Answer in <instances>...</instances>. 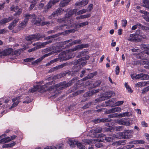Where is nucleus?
I'll list each match as a JSON object with an SVG mask.
<instances>
[{
  "mask_svg": "<svg viewBox=\"0 0 149 149\" xmlns=\"http://www.w3.org/2000/svg\"><path fill=\"white\" fill-rule=\"evenodd\" d=\"M52 84H54V82L52 81L51 82L47 83L46 84L43 86H41L40 85H37L36 86H34L33 88L30 90V92L33 93L37 90L41 93H43L44 92L47 91H48L52 92L54 90L52 86Z\"/></svg>",
  "mask_w": 149,
  "mask_h": 149,
  "instance_id": "f257e3e1",
  "label": "nucleus"
},
{
  "mask_svg": "<svg viewBox=\"0 0 149 149\" xmlns=\"http://www.w3.org/2000/svg\"><path fill=\"white\" fill-rule=\"evenodd\" d=\"M77 80V78L75 77L67 83H66V82H64L56 84L53 87H52V88L54 89V90H52V92H54V91L60 90L69 86L72 84H73L75 83Z\"/></svg>",
  "mask_w": 149,
  "mask_h": 149,
  "instance_id": "f03ea898",
  "label": "nucleus"
},
{
  "mask_svg": "<svg viewBox=\"0 0 149 149\" xmlns=\"http://www.w3.org/2000/svg\"><path fill=\"white\" fill-rule=\"evenodd\" d=\"M71 16L68 13L66 14L65 17L62 18L58 19L57 20V22L63 24L58 26L56 27L55 29L56 30H65V28H67V21H68L69 18Z\"/></svg>",
  "mask_w": 149,
  "mask_h": 149,
  "instance_id": "7ed1b4c3",
  "label": "nucleus"
},
{
  "mask_svg": "<svg viewBox=\"0 0 149 149\" xmlns=\"http://www.w3.org/2000/svg\"><path fill=\"white\" fill-rule=\"evenodd\" d=\"M73 57V54L69 50L68 51L63 52L60 53L57 59L58 60L59 59L60 61H63L72 58Z\"/></svg>",
  "mask_w": 149,
  "mask_h": 149,
  "instance_id": "20e7f679",
  "label": "nucleus"
},
{
  "mask_svg": "<svg viewBox=\"0 0 149 149\" xmlns=\"http://www.w3.org/2000/svg\"><path fill=\"white\" fill-rule=\"evenodd\" d=\"M100 138H97L93 139H84V143H86L88 144H91L92 143H95L97 142H102L104 139L101 137H104L105 136L104 134H101L99 135Z\"/></svg>",
  "mask_w": 149,
  "mask_h": 149,
  "instance_id": "39448f33",
  "label": "nucleus"
},
{
  "mask_svg": "<svg viewBox=\"0 0 149 149\" xmlns=\"http://www.w3.org/2000/svg\"><path fill=\"white\" fill-rule=\"evenodd\" d=\"M118 122L120 125L128 126L132 124V120L130 119H128L127 118H125L119 120Z\"/></svg>",
  "mask_w": 149,
  "mask_h": 149,
  "instance_id": "423d86ee",
  "label": "nucleus"
},
{
  "mask_svg": "<svg viewBox=\"0 0 149 149\" xmlns=\"http://www.w3.org/2000/svg\"><path fill=\"white\" fill-rule=\"evenodd\" d=\"M69 144L71 147L73 148H74L76 145L80 149H83V145L80 142L75 140H69Z\"/></svg>",
  "mask_w": 149,
  "mask_h": 149,
  "instance_id": "0eeeda50",
  "label": "nucleus"
},
{
  "mask_svg": "<svg viewBox=\"0 0 149 149\" xmlns=\"http://www.w3.org/2000/svg\"><path fill=\"white\" fill-rule=\"evenodd\" d=\"M111 121V119L109 118H95L92 120V122L95 124L100 123L102 122H109Z\"/></svg>",
  "mask_w": 149,
  "mask_h": 149,
  "instance_id": "6e6552de",
  "label": "nucleus"
},
{
  "mask_svg": "<svg viewBox=\"0 0 149 149\" xmlns=\"http://www.w3.org/2000/svg\"><path fill=\"white\" fill-rule=\"evenodd\" d=\"M63 11L64 9L62 8H58L52 13L51 16L55 17L56 16L61 14Z\"/></svg>",
  "mask_w": 149,
  "mask_h": 149,
  "instance_id": "1a4fd4ad",
  "label": "nucleus"
},
{
  "mask_svg": "<svg viewBox=\"0 0 149 149\" xmlns=\"http://www.w3.org/2000/svg\"><path fill=\"white\" fill-rule=\"evenodd\" d=\"M116 102V99L114 98H112L108 101H106L105 102L106 104H104L105 107H107L108 106H110L112 107L114 105H115V102Z\"/></svg>",
  "mask_w": 149,
  "mask_h": 149,
  "instance_id": "9d476101",
  "label": "nucleus"
},
{
  "mask_svg": "<svg viewBox=\"0 0 149 149\" xmlns=\"http://www.w3.org/2000/svg\"><path fill=\"white\" fill-rule=\"evenodd\" d=\"M60 0H50L46 6L47 9H49L52 6Z\"/></svg>",
  "mask_w": 149,
  "mask_h": 149,
  "instance_id": "9b49d317",
  "label": "nucleus"
},
{
  "mask_svg": "<svg viewBox=\"0 0 149 149\" xmlns=\"http://www.w3.org/2000/svg\"><path fill=\"white\" fill-rule=\"evenodd\" d=\"M136 79H140L141 80L147 79L149 77V75L143 73L136 75Z\"/></svg>",
  "mask_w": 149,
  "mask_h": 149,
  "instance_id": "f8f14e48",
  "label": "nucleus"
},
{
  "mask_svg": "<svg viewBox=\"0 0 149 149\" xmlns=\"http://www.w3.org/2000/svg\"><path fill=\"white\" fill-rule=\"evenodd\" d=\"M20 97V96H19L18 97H17L12 99V101L13 102H15L17 100V101L16 102H14L13 103L12 105L10 107V109H11L13 107H16L18 104L20 102L19 101V100Z\"/></svg>",
  "mask_w": 149,
  "mask_h": 149,
  "instance_id": "ddd939ff",
  "label": "nucleus"
},
{
  "mask_svg": "<svg viewBox=\"0 0 149 149\" xmlns=\"http://www.w3.org/2000/svg\"><path fill=\"white\" fill-rule=\"evenodd\" d=\"M121 111V109L119 107H117L110 109L107 111V112L108 113H110L116 112L120 111Z\"/></svg>",
  "mask_w": 149,
  "mask_h": 149,
  "instance_id": "4468645a",
  "label": "nucleus"
},
{
  "mask_svg": "<svg viewBox=\"0 0 149 149\" xmlns=\"http://www.w3.org/2000/svg\"><path fill=\"white\" fill-rule=\"evenodd\" d=\"M36 16L35 15V17L33 18L32 19L31 22L34 24H36L37 25H40V22L42 20L40 18H36Z\"/></svg>",
  "mask_w": 149,
  "mask_h": 149,
  "instance_id": "2eb2a0df",
  "label": "nucleus"
},
{
  "mask_svg": "<svg viewBox=\"0 0 149 149\" xmlns=\"http://www.w3.org/2000/svg\"><path fill=\"white\" fill-rule=\"evenodd\" d=\"M34 40H41L42 38H44L45 36V35H42L39 33H36L33 34Z\"/></svg>",
  "mask_w": 149,
  "mask_h": 149,
  "instance_id": "dca6fc26",
  "label": "nucleus"
},
{
  "mask_svg": "<svg viewBox=\"0 0 149 149\" xmlns=\"http://www.w3.org/2000/svg\"><path fill=\"white\" fill-rule=\"evenodd\" d=\"M13 49L11 48L6 49L1 52L3 56H7L12 54Z\"/></svg>",
  "mask_w": 149,
  "mask_h": 149,
  "instance_id": "f3484780",
  "label": "nucleus"
},
{
  "mask_svg": "<svg viewBox=\"0 0 149 149\" xmlns=\"http://www.w3.org/2000/svg\"><path fill=\"white\" fill-rule=\"evenodd\" d=\"M84 48V45L82 44L81 45H78L72 49H70V51L74 52L76 50H80Z\"/></svg>",
  "mask_w": 149,
  "mask_h": 149,
  "instance_id": "a211bd4d",
  "label": "nucleus"
},
{
  "mask_svg": "<svg viewBox=\"0 0 149 149\" xmlns=\"http://www.w3.org/2000/svg\"><path fill=\"white\" fill-rule=\"evenodd\" d=\"M23 16L25 18L24 19V20H26L27 22L28 21L29 19H32L35 17V14L31 15L29 13H26L24 14Z\"/></svg>",
  "mask_w": 149,
  "mask_h": 149,
  "instance_id": "6ab92c4d",
  "label": "nucleus"
},
{
  "mask_svg": "<svg viewBox=\"0 0 149 149\" xmlns=\"http://www.w3.org/2000/svg\"><path fill=\"white\" fill-rule=\"evenodd\" d=\"M19 20V19L17 18L13 20L9 26V29L10 30L13 29L14 27L15 26Z\"/></svg>",
  "mask_w": 149,
  "mask_h": 149,
  "instance_id": "aec40b11",
  "label": "nucleus"
},
{
  "mask_svg": "<svg viewBox=\"0 0 149 149\" xmlns=\"http://www.w3.org/2000/svg\"><path fill=\"white\" fill-rule=\"evenodd\" d=\"M71 0H63L60 2L59 4V6L61 7H63L67 6Z\"/></svg>",
  "mask_w": 149,
  "mask_h": 149,
  "instance_id": "412c9836",
  "label": "nucleus"
},
{
  "mask_svg": "<svg viewBox=\"0 0 149 149\" xmlns=\"http://www.w3.org/2000/svg\"><path fill=\"white\" fill-rule=\"evenodd\" d=\"M72 41L71 39H70L69 40L65 41H62L61 42H59V45L58 46H60V47L61 49H63L65 48L64 45H66L68 43Z\"/></svg>",
  "mask_w": 149,
  "mask_h": 149,
  "instance_id": "4be33fe9",
  "label": "nucleus"
},
{
  "mask_svg": "<svg viewBox=\"0 0 149 149\" xmlns=\"http://www.w3.org/2000/svg\"><path fill=\"white\" fill-rule=\"evenodd\" d=\"M138 26H139L140 28H141L143 30H146L147 29V27H146L145 26L142 25L140 24H137L136 25L133 26L132 27V30H135L137 28Z\"/></svg>",
  "mask_w": 149,
  "mask_h": 149,
  "instance_id": "5701e85b",
  "label": "nucleus"
},
{
  "mask_svg": "<svg viewBox=\"0 0 149 149\" xmlns=\"http://www.w3.org/2000/svg\"><path fill=\"white\" fill-rule=\"evenodd\" d=\"M131 131L127 130L124 132L123 138L125 139H129L131 138Z\"/></svg>",
  "mask_w": 149,
  "mask_h": 149,
  "instance_id": "b1692460",
  "label": "nucleus"
},
{
  "mask_svg": "<svg viewBox=\"0 0 149 149\" xmlns=\"http://www.w3.org/2000/svg\"><path fill=\"white\" fill-rule=\"evenodd\" d=\"M116 135L112 134L110 137H104L105 140L107 142H109L112 141L114 138H117Z\"/></svg>",
  "mask_w": 149,
  "mask_h": 149,
  "instance_id": "393cba45",
  "label": "nucleus"
},
{
  "mask_svg": "<svg viewBox=\"0 0 149 149\" xmlns=\"http://www.w3.org/2000/svg\"><path fill=\"white\" fill-rule=\"evenodd\" d=\"M52 47H54L53 50L52 51V52L53 54L60 52L61 51V49L60 47V46H57L56 47L52 46Z\"/></svg>",
  "mask_w": 149,
  "mask_h": 149,
  "instance_id": "a878e982",
  "label": "nucleus"
},
{
  "mask_svg": "<svg viewBox=\"0 0 149 149\" xmlns=\"http://www.w3.org/2000/svg\"><path fill=\"white\" fill-rule=\"evenodd\" d=\"M144 143V141L143 140H134L131 141L129 142V144H143Z\"/></svg>",
  "mask_w": 149,
  "mask_h": 149,
  "instance_id": "bb28decb",
  "label": "nucleus"
},
{
  "mask_svg": "<svg viewBox=\"0 0 149 149\" xmlns=\"http://www.w3.org/2000/svg\"><path fill=\"white\" fill-rule=\"evenodd\" d=\"M77 62L80 68H81L83 67L84 65V58L82 57L81 58L77 60Z\"/></svg>",
  "mask_w": 149,
  "mask_h": 149,
  "instance_id": "cd10ccee",
  "label": "nucleus"
},
{
  "mask_svg": "<svg viewBox=\"0 0 149 149\" xmlns=\"http://www.w3.org/2000/svg\"><path fill=\"white\" fill-rule=\"evenodd\" d=\"M107 94L106 95H107L108 96H106L105 99H96L95 100V101L96 102H100V101L101 100H105L106 99H107L111 97V94H110V92H108V93H107Z\"/></svg>",
  "mask_w": 149,
  "mask_h": 149,
  "instance_id": "c85d7f7f",
  "label": "nucleus"
},
{
  "mask_svg": "<svg viewBox=\"0 0 149 149\" xmlns=\"http://www.w3.org/2000/svg\"><path fill=\"white\" fill-rule=\"evenodd\" d=\"M54 47H47L44 50H43L42 52L43 54H45V53H48L49 52H52V51L53 50Z\"/></svg>",
  "mask_w": 149,
  "mask_h": 149,
  "instance_id": "c756f323",
  "label": "nucleus"
},
{
  "mask_svg": "<svg viewBox=\"0 0 149 149\" xmlns=\"http://www.w3.org/2000/svg\"><path fill=\"white\" fill-rule=\"evenodd\" d=\"M138 36L136 34H132L130 35V37L131 38H133L135 42L139 41H140V39L138 38Z\"/></svg>",
  "mask_w": 149,
  "mask_h": 149,
  "instance_id": "7c9ffc66",
  "label": "nucleus"
},
{
  "mask_svg": "<svg viewBox=\"0 0 149 149\" xmlns=\"http://www.w3.org/2000/svg\"><path fill=\"white\" fill-rule=\"evenodd\" d=\"M97 73L96 72H95L89 74L86 77L84 78V80H86L87 79H90L93 78L94 76L97 74Z\"/></svg>",
  "mask_w": 149,
  "mask_h": 149,
  "instance_id": "2f4dec72",
  "label": "nucleus"
},
{
  "mask_svg": "<svg viewBox=\"0 0 149 149\" xmlns=\"http://www.w3.org/2000/svg\"><path fill=\"white\" fill-rule=\"evenodd\" d=\"M73 21L74 19H70L69 21L68 20V21H67V22L68 27L67 28H65V29L69 28L70 27H72L73 26V25L72 24L69 25V24L72 23L73 22Z\"/></svg>",
  "mask_w": 149,
  "mask_h": 149,
  "instance_id": "473e14b6",
  "label": "nucleus"
},
{
  "mask_svg": "<svg viewBox=\"0 0 149 149\" xmlns=\"http://www.w3.org/2000/svg\"><path fill=\"white\" fill-rule=\"evenodd\" d=\"M10 141V138L8 136L7 137L4 138L0 140V143H7Z\"/></svg>",
  "mask_w": 149,
  "mask_h": 149,
  "instance_id": "72a5a7b5",
  "label": "nucleus"
},
{
  "mask_svg": "<svg viewBox=\"0 0 149 149\" xmlns=\"http://www.w3.org/2000/svg\"><path fill=\"white\" fill-rule=\"evenodd\" d=\"M93 8V5L92 4H90L89 5L87 9H84V13L86 12H90Z\"/></svg>",
  "mask_w": 149,
  "mask_h": 149,
  "instance_id": "f704fd0d",
  "label": "nucleus"
},
{
  "mask_svg": "<svg viewBox=\"0 0 149 149\" xmlns=\"http://www.w3.org/2000/svg\"><path fill=\"white\" fill-rule=\"evenodd\" d=\"M143 3L144 4L142 6L149 9V1L144 0L143 1Z\"/></svg>",
  "mask_w": 149,
  "mask_h": 149,
  "instance_id": "c9c22d12",
  "label": "nucleus"
},
{
  "mask_svg": "<svg viewBox=\"0 0 149 149\" xmlns=\"http://www.w3.org/2000/svg\"><path fill=\"white\" fill-rule=\"evenodd\" d=\"M27 22L26 20H24V21L22 22L19 24V27L22 28H24L26 26V24Z\"/></svg>",
  "mask_w": 149,
  "mask_h": 149,
  "instance_id": "e433bc0d",
  "label": "nucleus"
},
{
  "mask_svg": "<svg viewBox=\"0 0 149 149\" xmlns=\"http://www.w3.org/2000/svg\"><path fill=\"white\" fill-rule=\"evenodd\" d=\"M83 92L84 91L82 90L73 93L71 96L72 97H74L77 96V95L81 94V93H83Z\"/></svg>",
  "mask_w": 149,
  "mask_h": 149,
  "instance_id": "4c0bfd02",
  "label": "nucleus"
},
{
  "mask_svg": "<svg viewBox=\"0 0 149 149\" xmlns=\"http://www.w3.org/2000/svg\"><path fill=\"white\" fill-rule=\"evenodd\" d=\"M22 51V49H20L17 50H16L14 51V52L13 51L12 54L14 55H19Z\"/></svg>",
  "mask_w": 149,
  "mask_h": 149,
  "instance_id": "58836bf2",
  "label": "nucleus"
},
{
  "mask_svg": "<svg viewBox=\"0 0 149 149\" xmlns=\"http://www.w3.org/2000/svg\"><path fill=\"white\" fill-rule=\"evenodd\" d=\"M77 11V9H74L73 10H70L68 12V13L72 16V15L75 14L76 15V12Z\"/></svg>",
  "mask_w": 149,
  "mask_h": 149,
  "instance_id": "ea45409f",
  "label": "nucleus"
},
{
  "mask_svg": "<svg viewBox=\"0 0 149 149\" xmlns=\"http://www.w3.org/2000/svg\"><path fill=\"white\" fill-rule=\"evenodd\" d=\"M26 40L30 41L34 40L33 35L31 36H29L26 37Z\"/></svg>",
  "mask_w": 149,
  "mask_h": 149,
  "instance_id": "a19ab883",
  "label": "nucleus"
},
{
  "mask_svg": "<svg viewBox=\"0 0 149 149\" xmlns=\"http://www.w3.org/2000/svg\"><path fill=\"white\" fill-rule=\"evenodd\" d=\"M102 128L101 127H99L93 130V133H100L102 132Z\"/></svg>",
  "mask_w": 149,
  "mask_h": 149,
  "instance_id": "79ce46f5",
  "label": "nucleus"
},
{
  "mask_svg": "<svg viewBox=\"0 0 149 149\" xmlns=\"http://www.w3.org/2000/svg\"><path fill=\"white\" fill-rule=\"evenodd\" d=\"M43 60L42 57H40L37 60L35 61L34 62H32V64L35 65L38 63L40 62L42 60Z\"/></svg>",
  "mask_w": 149,
  "mask_h": 149,
  "instance_id": "37998d69",
  "label": "nucleus"
},
{
  "mask_svg": "<svg viewBox=\"0 0 149 149\" xmlns=\"http://www.w3.org/2000/svg\"><path fill=\"white\" fill-rule=\"evenodd\" d=\"M142 49H149V45L142 44L141 45Z\"/></svg>",
  "mask_w": 149,
  "mask_h": 149,
  "instance_id": "c03bdc74",
  "label": "nucleus"
},
{
  "mask_svg": "<svg viewBox=\"0 0 149 149\" xmlns=\"http://www.w3.org/2000/svg\"><path fill=\"white\" fill-rule=\"evenodd\" d=\"M37 45L38 47V48H40L41 47H43L45 46L44 42H38L37 43Z\"/></svg>",
  "mask_w": 149,
  "mask_h": 149,
  "instance_id": "a18cd8bd",
  "label": "nucleus"
},
{
  "mask_svg": "<svg viewBox=\"0 0 149 149\" xmlns=\"http://www.w3.org/2000/svg\"><path fill=\"white\" fill-rule=\"evenodd\" d=\"M19 8V7L18 6H16L15 7H14V6H12L10 8V10L11 11H14L15 12H16V10H18Z\"/></svg>",
  "mask_w": 149,
  "mask_h": 149,
  "instance_id": "49530a36",
  "label": "nucleus"
},
{
  "mask_svg": "<svg viewBox=\"0 0 149 149\" xmlns=\"http://www.w3.org/2000/svg\"><path fill=\"white\" fill-rule=\"evenodd\" d=\"M68 65V63H65L63 64H62L61 65H58V68L59 69H60L61 68H62Z\"/></svg>",
  "mask_w": 149,
  "mask_h": 149,
  "instance_id": "de8ad7c7",
  "label": "nucleus"
},
{
  "mask_svg": "<svg viewBox=\"0 0 149 149\" xmlns=\"http://www.w3.org/2000/svg\"><path fill=\"white\" fill-rule=\"evenodd\" d=\"M7 22H8L7 21V19L6 18H4L0 21V25H1Z\"/></svg>",
  "mask_w": 149,
  "mask_h": 149,
  "instance_id": "09e8293b",
  "label": "nucleus"
},
{
  "mask_svg": "<svg viewBox=\"0 0 149 149\" xmlns=\"http://www.w3.org/2000/svg\"><path fill=\"white\" fill-rule=\"evenodd\" d=\"M7 22H8L7 21V19L6 18H4L0 21V25H1Z\"/></svg>",
  "mask_w": 149,
  "mask_h": 149,
  "instance_id": "8fccbe9b",
  "label": "nucleus"
},
{
  "mask_svg": "<svg viewBox=\"0 0 149 149\" xmlns=\"http://www.w3.org/2000/svg\"><path fill=\"white\" fill-rule=\"evenodd\" d=\"M117 134L119 135V137H118V138H123V137L124 136V132H119L117 133Z\"/></svg>",
  "mask_w": 149,
  "mask_h": 149,
  "instance_id": "3c124183",
  "label": "nucleus"
},
{
  "mask_svg": "<svg viewBox=\"0 0 149 149\" xmlns=\"http://www.w3.org/2000/svg\"><path fill=\"white\" fill-rule=\"evenodd\" d=\"M129 114V113L128 112H126L125 113H124L122 114L118 115V116L120 117H123L125 116H127Z\"/></svg>",
  "mask_w": 149,
  "mask_h": 149,
  "instance_id": "603ef678",
  "label": "nucleus"
},
{
  "mask_svg": "<svg viewBox=\"0 0 149 149\" xmlns=\"http://www.w3.org/2000/svg\"><path fill=\"white\" fill-rule=\"evenodd\" d=\"M101 83V82L100 81H96L94 84H93L94 87H95L96 86H99Z\"/></svg>",
  "mask_w": 149,
  "mask_h": 149,
  "instance_id": "864d4df0",
  "label": "nucleus"
},
{
  "mask_svg": "<svg viewBox=\"0 0 149 149\" xmlns=\"http://www.w3.org/2000/svg\"><path fill=\"white\" fill-rule=\"evenodd\" d=\"M26 100L24 101L23 102L24 103H28L31 102L32 101V100H31L29 99L30 98H29V97H26Z\"/></svg>",
  "mask_w": 149,
  "mask_h": 149,
  "instance_id": "5fc2aeb1",
  "label": "nucleus"
},
{
  "mask_svg": "<svg viewBox=\"0 0 149 149\" xmlns=\"http://www.w3.org/2000/svg\"><path fill=\"white\" fill-rule=\"evenodd\" d=\"M118 116V115L117 113H114L109 115L108 116L109 118H113L116 117Z\"/></svg>",
  "mask_w": 149,
  "mask_h": 149,
  "instance_id": "6e6d98bb",
  "label": "nucleus"
},
{
  "mask_svg": "<svg viewBox=\"0 0 149 149\" xmlns=\"http://www.w3.org/2000/svg\"><path fill=\"white\" fill-rule=\"evenodd\" d=\"M124 102L123 101H118L115 103V106H119L122 105L123 103Z\"/></svg>",
  "mask_w": 149,
  "mask_h": 149,
  "instance_id": "4d7b16f0",
  "label": "nucleus"
},
{
  "mask_svg": "<svg viewBox=\"0 0 149 149\" xmlns=\"http://www.w3.org/2000/svg\"><path fill=\"white\" fill-rule=\"evenodd\" d=\"M58 61V59L56 58L53 60L51 61L50 62H48L46 64V65L48 66L50 65L53 63L55 62Z\"/></svg>",
  "mask_w": 149,
  "mask_h": 149,
  "instance_id": "13d9d810",
  "label": "nucleus"
},
{
  "mask_svg": "<svg viewBox=\"0 0 149 149\" xmlns=\"http://www.w3.org/2000/svg\"><path fill=\"white\" fill-rule=\"evenodd\" d=\"M58 61V59L56 58L53 60L51 61L50 62H48L46 64V65L48 66L50 65L53 63L55 62Z\"/></svg>",
  "mask_w": 149,
  "mask_h": 149,
  "instance_id": "bf43d9fd",
  "label": "nucleus"
},
{
  "mask_svg": "<svg viewBox=\"0 0 149 149\" xmlns=\"http://www.w3.org/2000/svg\"><path fill=\"white\" fill-rule=\"evenodd\" d=\"M81 40H74L72 42V45H73L77 43L80 44V43H81Z\"/></svg>",
  "mask_w": 149,
  "mask_h": 149,
  "instance_id": "052dcab7",
  "label": "nucleus"
},
{
  "mask_svg": "<svg viewBox=\"0 0 149 149\" xmlns=\"http://www.w3.org/2000/svg\"><path fill=\"white\" fill-rule=\"evenodd\" d=\"M52 54H52V52H51L48 54H46L44 55L43 56H42L41 57L42 58V59H43L44 58H45L47 57L48 56H50Z\"/></svg>",
  "mask_w": 149,
  "mask_h": 149,
  "instance_id": "680f3d73",
  "label": "nucleus"
},
{
  "mask_svg": "<svg viewBox=\"0 0 149 149\" xmlns=\"http://www.w3.org/2000/svg\"><path fill=\"white\" fill-rule=\"evenodd\" d=\"M34 58H28L26 59H24V61L25 62H30L31 61L33 60Z\"/></svg>",
  "mask_w": 149,
  "mask_h": 149,
  "instance_id": "e2e57ef3",
  "label": "nucleus"
},
{
  "mask_svg": "<svg viewBox=\"0 0 149 149\" xmlns=\"http://www.w3.org/2000/svg\"><path fill=\"white\" fill-rule=\"evenodd\" d=\"M63 147V143H61L57 146L56 148L59 149H62Z\"/></svg>",
  "mask_w": 149,
  "mask_h": 149,
  "instance_id": "0e129e2a",
  "label": "nucleus"
},
{
  "mask_svg": "<svg viewBox=\"0 0 149 149\" xmlns=\"http://www.w3.org/2000/svg\"><path fill=\"white\" fill-rule=\"evenodd\" d=\"M22 9L20 8L18 9V11L15 14V15H19L21 14L22 13Z\"/></svg>",
  "mask_w": 149,
  "mask_h": 149,
  "instance_id": "69168bd1",
  "label": "nucleus"
},
{
  "mask_svg": "<svg viewBox=\"0 0 149 149\" xmlns=\"http://www.w3.org/2000/svg\"><path fill=\"white\" fill-rule=\"evenodd\" d=\"M84 13V10H80L78 12H77L76 13V15H79Z\"/></svg>",
  "mask_w": 149,
  "mask_h": 149,
  "instance_id": "338daca9",
  "label": "nucleus"
},
{
  "mask_svg": "<svg viewBox=\"0 0 149 149\" xmlns=\"http://www.w3.org/2000/svg\"><path fill=\"white\" fill-rule=\"evenodd\" d=\"M120 72V68L119 67L118 65H117L116 66V74L118 75Z\"/></svg>",
  "mask_w": 149,
  "mask_h": 149,
  "instance_id": "774afa93",
  "label": "nucleus"
}]
</instances>
